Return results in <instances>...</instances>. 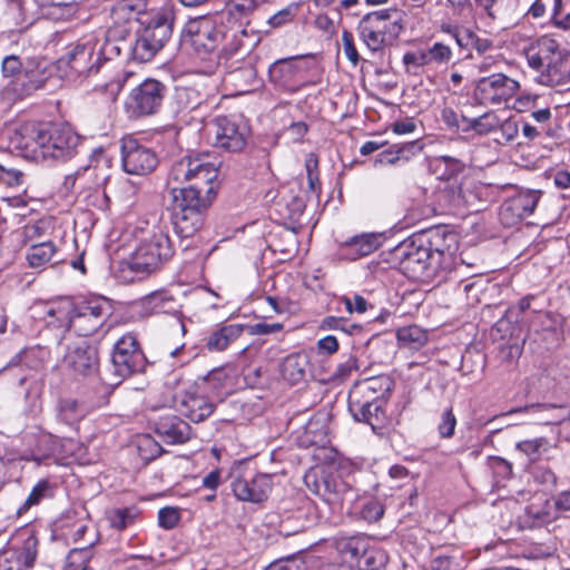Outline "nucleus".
I'll return each mask as SVG.
<instances>
[{
	"label": "nucleus",
	"mask_w": 570,
	"mask_h": 570,
	"mask_svg": "<svg viewBox=\"0 0 570 570\" xmlns=\"http://www.w3.org/2000/svg\"><path fill=\"white\" fill-rule=\"evenodd\" d=\"M519 82L503 73H492L480 78L475 96L481 104L501 105L508 102L519 90Z\"/></svg>",
	"instance_id": "dca6fc26"
},
{
	"label": "nucleus",
	"mask_w": 570,
	"mask_h": 570,
	"mask_svg": "<svg viewBox=\"0 0 570 570\" xmlns=\"http://www.w3.org/2000/svg\"><path fill=\"white\" fill-rule=\"evenodd\" d=\"M505 0H473L475 9L491 20H495L503 10Z\"/></svg>",
	"instance_id": "5fc2aeb1"
},
{
	"label": "nucleus",
	"mask_w": 570,
	"mask_h": 570,
	"mask_svg": "<svg viewBox=\"0 0 570 570\" xmlns=\"http://www.w3.org/2000/svg\"><path fill=\"white\" fill-rule=\"evenodd\" d=\"M348 410L355 421L371 425L373 431L383 426L385 413L382 401L348 394Z\"/></svg>",
	"instance_id": "4be33fe9"
},
{
	"label": "nucleus",
	"mask_w": 570,
	"mask_h": 570,
	"mask_svg": "<svg viewBox=\"0 0 570 570\" xmlns=\"http://www.w3.org/2000/svg\"><path fill=\"white\" fill-rule=\"evenodd\" d=\"M215 409V400L198 392H186L180 401V411L193 422L206 420Z\"/></svg>",
	"instance_id": "7c9ffc66"
},
{
	"label": "nucleus",
	"mask_w": 570,
	"mask_h": 570,
	"mask_svg": "<svg viewBox=\"0 0 570 570\" xmlns=\"http://www.w3.org/2000/svg\"><path fill=\"white\" fill-rule=\"evenodd\" d=\"M38 541L33 537L26 539L20 548L0 552V570H29L37 558Z\"/></svg>",
	"instance_id": "5701e85b"
},
{
	"label": "nucleus",
	"mask_w": 570,
	"mask_h": 570,
	"mask_svg": "<svg viewBox=\"0 0 570 570\" xmlns=\"http://www.w3.org/2000/svg\"><path fill=\"white\" fill-rule=\"evenodd\" d=\"M389 562V556L385 550L370 541L366 551L363 552L357 563L360 570H382Z\"/></svg>",
	"instance_id": "ea45409f"
},
{
	"label": "nucleus",
	"mask_w": 570,
	"mask_h": 570,
	"mask_svg": "<svg viewBox=\"0 0 570 570\" xmlns=\"http://www.w3.org/2000/svg\"><path fill=\"white\" fill-rule=\"evenodd\" d=\"M273 489L272 475L257 473L250 478L239 476L232 482L234 495L239 501L261 503L267 500Z\"/></svg>",
	"instance_id": "a211bd4d"
},
{
	"label": "nucleus",
	"mask_w": 570,
	"mask_h": 570,
	"mask_svg": "<svg viewBox=\"0 0 570 570\" xmlns=\"http://www.w3.org/2000/svg\"><path fill=\"white\" fill-rule=\"evenodd\" d=\"M121 164L127 174L144 176L155 170L158 157L151 148L127 137L121 140Z\"/></svg>",
	"instance_id": "4468645a"
},
{
	"label": "nucleus",
	"mask_w": 570,
	"mask_h": 570,
	"mask_svg": "<svg viewBox=\"0 0 570 570\" xmlns=\"http://www.w3.org/2000/svg\"><path fill=\"white\" fill-rule=\"evenodd\" d=\"M343 303L345 305L346 311L350 314H352V313L363 314L368 308L367 301L358 294H354L352 297L344 296Z\"/></svg>",
	"instance_id": "69168bd1"
},
{
	"label": "nucleus",
	"mask_w": 570,
	"mask_h": 570,
	"mask_svg": "<svg viewBox=\"0 0 570 570\" xmlns=\"http://www.w3.org/2000/svg\"><path fill=\"white\" fill-rule=\"evenodd\" d=\"M265 570H305V563L299 558H287L271 563Z\"/></svg>",
	"instance_id": "774afa93"
},
{
	"label": "nucleus",
	"mask_w": 570,
	"mask_h": 570,
	"mask_svg": "<svg viewBox=\"0 0 570 570\" xmlns=\"http://www.w3.org/2000/svg\"><path fill=\"white\" fill-rule=\"evenodd\" d=\"M85 415V411L73 399H62L57 407V417L67 425H73Z\"/></svg>",
	"instance_id": "a18cd8bd"
},
{
	"label": "nucleus",
	"mask_w": 570,
	"mask_h": 570,
	"mask_svg": "<svg viewBox=\"0 0 570 570\" xmlns=\"http://www.w3.org/2000/svg\"><path fill=\"white\" fill-rule=\"evenodd\" d=\"M537 80L544 86H560L570 81V51L561 48L551 65L538 75Z\"/></svg>",
	"instance_id": "2f4dec72"
},
{
	"label": "nucleus",
	"mask_w": 570,
	"mask_h": 570,
	"mask_svg": "<svg viewBox=\"0 0 570 570\" xmlns=\"http://www.w3.org/2000/svg\"><path fill=\"white\" fill-rule=\"evenodd\" d=\"M463 556L454 549L450 553L439 552L431 561L432 570H462Z\"/></svg>",
	"instance_id": "49530a36"
},
{
	"label": "nucleus",
	"mask_w": 570,
	"mask_h": 570,
	"mask_svg": "<svg viewBox=\"0 0 570 570\" xmlns=\"http://www.w3.org/2000/svg\"><path fill=\"white\" fill-rule=\"evenodd\" d=\"M481 202L479 187L471 179L449 183L439 193L440 205L451 212H479Z\"/></svg>",
	"instance_id": "f8f14e48"
},
{
	"label": "nucleus",
	"mask_w": 570,
	"mask_h": 570,
	"mask_svg": "<svg viewBox=\"0 0 570 570\" xmlns=\"http://www.w3.org/2000/svg\"><path fill=\"white\" fill-rule=\"evenodd\" d=\"M223 36L217 53L219 61L237 58L236 61L238 62L239 57H243L259 41L257 33L249 32L240 23L225 24Z\"/></svg>",
	"instance_id": "f3484780"
},
{
	"label": "nucleus",
	"mask_w": 570,
	"mask_h": 570,
	"mask_svg": "<svg viewBox=\"0 0 570 570\" xmlns=\"http://www.w3.org/2000/svg\"><path fill=\"white\" fill-rule=\"evenodd\" d=\"M154 430L159 439L168 444L185 443L191 435L190 425L174 414L159 416L154 422Z\"/></svg>",
	"instance_id": "a878e982"
},
{
	"label": "nucleus",
	"mask_w": 570,
	"mask_h": 570,
	"mask_svg": "<svg viewBox=\"0 0 570 570\" xmlns=\"http://www.w3.org/2000/svg\"><path fill=\"white\" fill-rule=\"evenodd\" d=\"M22 71V62L18 56L10 55L3 58L1 73L4 78H14Z\"/></svg>",
	"instance_id": "680f3d73"
},
{
	"label": "nucleus",
	"mask_w": 570,
	"mask_h": 570,
	"mask_svg": "<svg viewBox=\"0 0 570 570\" xmlns=\"http://www.w3.org/2000/svg\"><path fill=\"white\" fill-rule=\"evenodd\" d=\"M166 95V86L156 79H146L135 87L127 100L126 109L131 117L150 116L160 109Z\"/></svg>",
	"instance_id": "9b49d317"
},
{
	"label": "nucleus",
	"mask_w": 570,
	"mask_h": 570,
	"mask_svg": "<svg viewBox=\"0 0 570 570\" xmlns=\"http://www.w3.org/2000/svg\"><path fill=\"white\" fill-rule=\"evenodd\" d=\"M381 246V237L377 234L365 233L355 235L338 246L340 259L354 262L368 256Z\"/></svg>",
	"instance_id": "b1692460"
},
{
	"label": "nucleus",
	"mask_w": 570,
	"mask_h": 570,
	"mask_svg": "<svg viewBox=\"0 0 570 570\" xmlns=\"http://www.w3.org/2000/svg\"><path fill=\"white\" fill-rule=\"evenodd\" d=\"M309 367V358L305 353L287 355L281 364V373L284 380L291 384L302 382Z\"/></svg>",
	"instance_id": "e433bc0d"
},
{
	"label": "nucleus",
	"mask_w": 570,
	"mask_h": 570,
	"mask_svg": "<svg viewBox=\"0 0 570 570\" xmlns=\"http://www.w3.org/2000/svg\"><path fill=\"white\" fill-rule=\"evenodd\" d=\"M213 144L217 148L237 153L243 150L247 141L248 128L235 116H217L207 124Z\"/></svg>",
	"instance_id": "9d476101"
},
{
	"label": "nucleus",
	"mask_w": 570,
	"mask_h": 570,
	"mask_svg": "<svg viewBox=\"0 0 570 570\" xmlns=\"http://www.w3.org/2000/svg\"><path fill=\"white\" fill-rule=\"evenodd\" d=\"M546 440L542 438L524 440L517 443V449L527 455L531 461H534L540 456V449Z\"/></svg>",
	"instance_id": "bf43d9fd"
},
{
	"label": "nucleus",
	"mask_w": 570,
	"mask_h": 570,
	"mask_svg": "<svg viewBox=\"0 0 570 570\" xmlns=\"http://www.w3.org/2000/svg\"><path fill=\"white\" fill-rule=\"evenodd\" d=\"M174 11L164 7L155 14L132 40L121 43L122 53L129 61L145 63L150 61L168 42L173 35Z\"/></svg>",
	"instance_id": "7ed1b4c3"
},
{
	"label": "nucleus",
	"mask_w": 570,
	"mask_h": 570,
	"mask_svg": "<svg viewBox=\"0 0 570 570\" xmlns=\"http://www.w3.org/2000/svg\"><path fill=\"white\" fill-rule=\"evenodd\" d=\"M227 380V375L223 370L215 368L210 371L203 379V391L209 393V397L213 400H223L225 392V382Z\"/></svg>",
	"instance_id": "c03bdc74"
},
{
	"label": "nucleus",
	"mask_w": 570,
	"mask_h": 570,
	"mask_svg": "<svg viewBox=\"0 0 570 570\" xmlns=\"http://www.w3.org/2000/svg\"><path fill=\"white\" fill-rule=\"evenodd\" d=\"M111 363L116 376V380L110 382L111 385H118L122 380L145 370L147 360L132 333H127L117 340Z\"/></svg>",
	"instance_id": "0eeeda50"
},
{
	"label": "nucleus",
	"mask_w": 570,
	"mask_h": 570,
	"mask_svg": "<svg viewBox=\"0 0 570 570\" xmlns=\"http://www.w3.org/2000/svg\"><path fill=\"white\" fill-rule=\"evenodd\" d=\"M57 253V247L51 240L31 245L26 254L31 268H45Z\"/></svg>",
	"instance_id": "58836bf2"
},
{
	"label": "nucleus",
	"mask_w": 570,
	"mask_h": 570,
	"mask_svg": "<svg viewBox=\"0 0 570 570\" xmlns=\"http://www.w3.org/2000/svg\"><path fill=\"white\" fill-rule=\"evenodd\" d=\"M218 170L208 156H184L168 176L171 210H207L216 196Z\"/></svg>",
	"instance_id": "f257e3e1"
},
{
	"label": "nucleus",
	"mask_w": 570,
	"mask_h": 570,
	"mask_svg": "<svg viewBox=\"0 0 570 570\" xmlns=\"http://www.w3.org/2000/svg\"><path fill=\"white\" fill-rule=\"evenodd\" d=\"M111 315L107 299H91L73 304L69 330L79 336H90L105 325Z\"/></svg>",
	"instance_id": "1a4fd4ad"
},
{
	"label": "nucleus",
	"mask_w": 570,
	"mask_h": 570,
	"mask_svg": "<svg viewBox=\"0 0 570 570\" xmlns=\"http://www.w3.org/2000/svg\"><path fill=\"white\" fill-rule=\"evenodd\" d=\"M396 338L401 346L419 350L428 342V333L417 325H409L397 330Z\"/></svg>",
	"instance_id": "a19ab883"
},
{
	"label": "nucleus",
	"mask_w": 570,
	"mask_h": 570,
	"mask_svg": "<svg viewBox=\"0 0 570 570\" xmlns=\"http://www.w3.org/2000/svg\"><path fill=\"white\" fill-rule=\"evenodd\" d=\"M272 2L273 0H230L229 10L226 14L228 16V19L234 12H237L243 17H247L262 6Z\"/></svg>",
	"instance_id": "8fccbe9b"
},
{
	"label": "nucleus",
	"mask_w": 570,
	"mask_h": 570,
	"mask_svg": "<svg viewBox=\"0 0 570 570\" xmlns=\"http://www.w3.org/2000/svg\"><path fill=\"white\" fill-rule=\"evenodd\" d=\"M441 29L443 32L450 35L455 40V43L461 50H472V42L476 35L473 30L451 24H443Z\"/></svg>",
	"instance_id": "de8ad7c7"
},
{
	"label": "nucleus",
	"mask_w": 570,
	"mask_h": 570,
	"mask_svg": "<svg viewBox=\"0 0 570 570\" xmlns=\"http://www.w3.org/2000/svg\"><path fill=\"white\" fill-rule=\"evenodd\" d=\"M65 363L77 375L90 376L98 371V352L86 343L70 347Z\"/></svg>",
	"instance_id": "393cba45"
},
{
	"label": "nucleus",
	"mask_w": 570,
	"mask_h": 570,
	"mask_svg": "<svg viewBox=\"0 0 570 570\" xmlns=\"http://www.w3.org/2000/svg\"><path fill=\"white\" fill-rule=\"evenodd\" d=\"M136 513L132 509H114L108 513L110 525L117 530H124L134 523Z\"/></svg>",
	"instance_id": "3c124183"
},
{
	"label": "nucleus",
	"mask_w": 570,
	"mask_h": 570,
	"mask_svg": "<svg viewBox=\"0 0 570 570\" xmlns=\"http://www.w3.org/2000/svg\"><path fill=\"white\" fill-rule=\"evenodd\" d=\"M393 387V379L387 374H381L358 381L351 389L350 394H353L354 397L362 396L373 401H382L383 403Z\"/></svg>",
	"instance_id": "cd10ccee"
},
{
	"label": "nucleus",
	"mask_w": 570,
	"mask_h": 570,
	"mask_svg": "<svg viewBox=\"0 0 570 570\" xmlns=\"http://www.w3.org/2000/svg\"><path fill=\"white\" fill-rule=\"evenodd\" d=\"M415 147V141L406 142V144H395L392 146L390 150H385L380 154L379 161L382 164H394L397 161L401 156L410 149Z\"/></svg>",
	"instance_id": "13d9d810"
},
{
	"label": "nucleus",
	"mask_w": 570,
	"mask_h": 570,
	"mask_svg": "<svg viewBox=\"0 0 570 570\" xmlns=\"http://www.w3.org/2000/svg\"><path fill=\"white\" fill-rule=\"evenodd\" d=\"M554 24L563 30H570V0H554Z\"/></svg>",
	"instance_id": "603ef678"
},
{
	"label": "nucleus",
	"mask_w": 570,
	"mask_h": 570,
	"mask_svg": "<svg viewBox=\"0 0 570 570\" xmlns=\"http://www.w3.org/2000/svg\"><path fill=\"white\" fill-rule=\"evenodd\" d=\"M498 127L504 144L511 142L519 135V124L513 118H508L502 122L500 121Z\"/></svg>",
	"instance_id": "e2e57ef3"
},
{
	"label": "nucleus",
	"mask_w": 570,
	"mask_h": 570,
	"mask_svg": "<svg viewBox=\"0 0 570 570\" xmlns=\"http://www.w3.org/2000/svg\"><path fill=\"white\" fill-rule=\"evenodd\" d=\"M424 50L426 67L439 68L448 66L453 58V52L450 46L436 41Z\"/></svg>",
	"instance_id": "79ce46f5"
},
{
	"label": "nucleus",
	"mask_w": 570,
	"mask_h": 570,
	"mask_svg": "<svg viewBox=\"0 0 570 570\" xmlns=\"http://www.w3.org/2000/svg\"><path fill=\"white\" fill-rule=\"evenodd\" d=\"M110 19L104 42L110 55L119 57L122 53L121 43L127 41L137 22L132 0H119L111 9Z\"/></svg>",
	"instance_id": "6e6552de"
},
{
	"label": "nucleus",
	"mask_w": 570,
	"mask_h": 570,
	"mask_svg": "<svg viewBox=\"0 0 570 570\" xmlns=\"http://www.w3.org/2000/svg\"><path fill=\"white\" fill-rule=\"evenodd\" d=\"M295 16V8L293 6H288L279 11H277L275 14H273L268 20L267 23L272 28H281L287 23H289Z\"/></svg>",
	"instance_id": "0e129e2a"
},
{
	"label": "nucleus",
	"mask_w": 570,
	"mask_h": 570,
	"mask_svg": "<svg viewBox=\"0 0 570 570\" xmlns=\"http://www.w3.org/2000/svg\"><path fill=\"white\" fill-rule=\"evenodd\" d=\"M79 141L70 127L50 124L33 129L24 147L36 161H66L76 155Z\"/></svg>",
	"instance_id": "20e7f679"
},
{
	"label": "nucleus",
	"mask_w": 570,
	"mask_h": 570,
	"mask_svg": "<svg viewBox=\"0 0 570 570\" xmlns=\"http://www.w3.org/2000/svg\"><path fill=\"white\" fill-rule=\"evenodd\" d=\"M365 23L362 19L358 22L357 31L365 43V46L373 52L381 51L387 43L380 32L375 31L373 28L365 27Z\"/></svg>",
	"instance_id": "09e8293b"
},
{
	"label": "nucleus",
	"mask_w": 570,
	"mask_h": 570,
	"mask_svg": "<svg viewBox=\"0 0 570 570\" xmlns=\"http://www.w3.org/2000/svg\"><path fill=\"white\" fill-rule=\"evenodd\" d=\"M72 311L73 303L68 298L42 303L39 305V316L43 318L48 326L55 328L69 330Z\"/></svg>",
	"instance_id": "c85d7f7f"
},
{
	"label": "nucleus",
	"mask_w": 570,
	"mask_h": 570,
	"mask_svg": "<svg viewBox=\"0 0 570 570\" xmlns=\"http://www.w3.org/2000/svg\"><path fill=\"white\" fill-rule=\"evenodd\" d=\"M370 541L365 535L340 537L335 539V548L345 561L357 564Z\"/></svg>",
	"instance_id": "4c0bfd02"
},
{
	"label": "nucleus",
	"mask_w": 570,
	"mask_h": 570,
	"mask_svg": "<svg viewBox=\"0 0 570 570\" xmlns=\"http://www.w3.org/2000/svg\"><path fill=\"white\" fill-rule=\"evenodd\" d=\"M205 210H171L170 222L176 234L183 238L191 237L203 226Z\"/></svg>",
	"instance_id": "f704fd0d"
},
{
	"label": "nucleus",
	"mask_w": 570,
	"mask_h": 570,
	"mask_svg": "<svg viewBox=\"0 0 570 570\" xmlns=\"http://www.w3.org/2000/svg\"><path fill=\"white\" fill-rule=\"evenodd\" d=\"M224 83L232 87L235 94L243 95L257 88L259 80L256 69L250 63H243L225 73Z\"/></svg>",
	"instance_id": "473e14b6"
},
{
	"label": "nucleus",
	"mask_w": 570,
	"mask_h": 570,
	"mask_svg": "<svg viewBox=\"0 0 570 570\" xmlns=\"http://www.w3.org/2000/svg\"><path fill=\"white\" fill-rule=\"evenodd\" d=\"M138 245L131 259V269L149 275L171 259L175 249L169 237L168 222L153 216L137 227Z\"/></svg>",
	"instance_id": "f03ea898"
},
{
	"label": "nucleus",
	"mask_w": 570,
	"mask_h": 570,
	"mask_svg": "<svg viewBox=\"0 0 570 570\" xmlns=\"http://www.w3.org/2000/svg\"><path fill=\"white\" fill-rule=\"evenodd\" d=\"M561 45L549 36H542L534 41L530 42L523 50L528 66L541 75L558 52L561 50Z\"/></svg>",
	"instance_id": "412c9836"
},
{
	"label": "nucleus",
	"mask_w": 570,
	"mask_h": 570,
	"mask_svg": "<svg viewBox=\"0 0 570 570\" xmlns=\"http://www.w3.org/2000/svg\"><path fill=\"white\" fill-rule=\"evenodd\" d=\"M245 330L243 324H226L214 330L206 340L209 352H223L237 341Z\"/></svg>",
	"instance_id": "c9c22d12"
},
{
	"label": "nucleus",
	"mask_w": 570,
	"mask_h": 570,
	"mask_svg": "<svg viewBox=\"0 0 570 570\" xmlns=\"http://www.w3.org/2000/svg\"><path fill=\"white\" fill-rule=\"evenodd\" d=\"M26 175L16 168H6L0 165V183L8 187H21L24 185Z\"/></svg>",
	"instance_id": "6e6d98bb"
},
{
	"label": "nucleus",
	"mask_w": 570,
	"mask_h": 570,
	"mask_svg": "<svg viewBox=\"0 0 570 570\" xmlns=\"http://www.w3.org/2000/svg\"><path fill=\"white\" fill-rule=\"evenodd\" d=\"M180 514L176 508L166 507L158 512V523L166 530L174 529L179 522Z\"/></svg>",
	"instance_id": "052dcab7"
},
{
	"label": "nucleus",
	"mask_w": 570,
	"mask_h": 570,
	"mask_svg": "<svg viewBox=\"0 0 570 570\" xmlns=\"http://www.w3.org/2000/svg\"><path fill=\"white\" fill-rule=\"evenodd\" d=\"M114 57L115 55H110L104 41L90 37L75 45L59 62L66 63L79 76L89 77L98 73L100 68Z\"/></svg>",
	"instance_id": "423d86ee"
},
{
	"label": "nucleus",
	"mask_w": 570,
	"mask_h": 570,
	"mask_svg": "<svg viewBox=\"0 0 570 570\" xmlns=\"http://www.w3.org/2000/svg\"><path fill=\"white\" fill-rule=\"evenodd\" d=\"M456 426V417L452 409H446L441 414V420L438 424L439 435L443 439L453 436Z\"/></svg>",
	"instance_id": "4d7b16f0"
},
{
	"label": "nucleus",
	"mask_w": 570,
	"mask_h": 570,
	"mask_svg": "<svg viewBox=\"0 0 570 570\" xmlns=\"http://www.w3.org/2000/svg\"><path fill=\"white\" fill-rule=\"evenodd\" d=\"M224 17L222 14L219 21L212 17H199L188 23V33L196 51L207 53L219 49L224 38Z\"/></svg>",
	"instance_id": "2eb2a0df"
},
{
	"label": "nucleus",
	"mask_w": 570,
	"mask_h": 570,
	"mask_svg": "<svg viewBox=\"0 0 570 570\" xmlns=\"http://www.w3.org/2000/svg\"><path fill=\"white\" fill-rule=\"evenodd\" d=\"M383 502L371 495H361L356 492L355 500L350 503L346 513L356 520H362L367 523L377 522L384 515Z\"/></svg>",
	"instance_id": "c756f323"
},
{
	"label": "nucleus",
	"mask_w": 570,
	"mask_h": 570,
	"mask_svg": "<svg viewBox=\"0 0 570 570\" xmlns=\"http://www.w3.org/2000/svg\"><path fill=\"white\" fill-rule=\"evenodd\" d=\"M342 42L346 58L351 61L353 66H356L360 62V56L354 45L353 35L350 31H343Z\"/></svg>",
	"instance_id": "338daca9"
},
{
	"label": "nucleus",
	"mask_w": 570,
	"mask_h": 570,
	"mask_svg": "<svg viewBox=\"0 0 570 570\" xmlns=\"http://www.w3.org/2000/svg\"><path fill=\"white\" fill-rule=\"evenodd\" d=\"M53 497V487L48 480H40L31 490L24 502L18 508L17 514L22 515L31 507L39 504L43 499Z\"/></svg>",
	"instance_id": "37998d69"
},
{
	"label": "nucleus",
	"mask_w": 570,
	"mask_h": 570,
	"mask_svg": "<svg viewBox=\"0 0 570 570\" xmlns=\"http://www.w3.org/2000/svg\"><path fill=\"white\" fill-rule=\"evenodd\" d=\"M540 196L537 190H525L504 202L499 213L501 223L512 226L530 216L534 212Z\"/></svg>",
	"instance_id": "6ab92c4d"
},
{
	"label": "nucleus",
	"mask_w": 570,
	"mask_h": 570,
	"mask_svg": "<svg viewBox=\"0 0 570 570\" xmlns=\"http://www.w3.org/2000/svg\"><path fill=\"white\" fill-rule=\"evenodd\" d=\"M400 271L410 278L432 277L444 269L451 258L449 252L433 247L431 240L404 242L394 249Z\"/></svg>",
	"instance_id": "39448f33"
},
{
	"label": "nucleus",
	"mask_w": 570,
	"mask_h": 570,
	"mask_svg": "<svg viewBox=\"0 0 570 570\" xmlns=\"http://www.w3.org/2000/svg\"><path fill=\"white\" fill-rule=\"evenodd\" d=\"M397 14V9H383L366 13L362 20L366 22L365 27L373 28L386 41L392 42L402 31L401 20L396 18Z\"/></svg>",
	"instance_id": "bb28decb"
},
{
	"label": "nucleus",
	"mask_w": 570,
	"mask_h": 570,
	"mask_svg": "<svg viewBox=\"0 0 570 570\" xmlns=\"http://www.w3.org/2000/svg\"><path fill=\"white\" fill-rule=\"evenodd\" d=\"M140 306L145 314H175L179 305L174 295L166 289L155 291L140 299Z\"/></svg>",
	"instance_id": "72a5a7b5"
},
{
	"label": "nucleus",
	"mask_w": 570,
	"mask_h": 570,
	"mask_svg": "<svg viewBox=\"0 0 570 570\" xmlns=\"http://www.w3.org/2000/svg\"><path fill=\"white\" fill-rule=\"evenodd\" d=\"M304 71L298 57L278 59L268 68V79L278 89L294 91L299 86Z\"/></svg>",
	"instance_id": "aec40b11"
},
{
	"label": "nucleus",
	"mask_w": 570,
	"mask_h": 570,
	"mask_svg": "<svg viewBox=\"0 0 570 570\" xmlns=\"http://www.w3.org/2000/svg\"><path fill=\"white\" fill-rule=\"evenodd\" d=\"M499 124L500 119L494 112H484L479 117H474V132L478 135H488L498 128Z\"/></svg>",
	"instance_id": "864d4df0"
},
{
	"label": "nucleus",
	"mask_w": 570,
	"mask_h": 570,
	"mask_svg": "<svg viewBox=\"0 0 570 570\" xmlns=\"http://www.w3.org/2000/svg\"><path fill=\"white\" fill-rule=\"evenodd\" d=\"M314 492L333 511H343L356 498L357 489L353 488L346 480L337 474H322L314 482Z\"/></svg>",
	"instance_id": "ddd939ff"
}]
</instances>
